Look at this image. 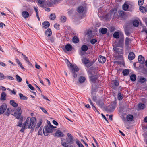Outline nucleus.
Returning a JSON list of instances; mask_svg holds the SVG:
<instances>
[{
    "label": "nucleus",
    "mask_w": 147,
    "mask_h": 147,
    "mask_svg": "<svg viewBox=\"0 0 147 147\" xmlns=\"http://www.w3.org/2000/svg\"><path fill=\"white\" fill-rule=\"evenodd\" d=\"M88 98V100L89 102L90 103V105L92 106V108L94 111H96V110H97V109L96 107L93 104L91 100V99L90 98Z\"/></svg>",
    "instance_id": "obj_31"
},
{
    "label": "nucleus",
    "mask_w": 147,
    "mask_h": 147,
    "mask_svg": "<svg viewBox=\"0 0 147 147\" xmlns=\"http://www.w3.org/2000/svg\"><path fill=\"white\" fill-rule=\"evenodd\" d=\"M86 78L85 77L82 76L80 77L78 79L80 83H82L84 82Z\"/></svg>",
    "instance_id": "obj_25"
},
{
    "label": "nucleus",
    "mask_w": 147,
    "mask_h": 147,
    "mask_svg": "<svg viewBox=\"0 0 147 147\" xmlns=\"http://www.w3.org/2000/svg\"><path fill=\"white\" fill-rule=\"evenodd\" d=\"M53 123L54 125H56L57 126L58 125V123L55 120H53Z\"/></svg>",
    "instance_id": "obj_62"
},
{
    "label": "nucleus",
    "mask_w": 147,
    "mask_h": 147,
    "mask_svg": "<svg viewBox=\"0 0 147 147\" xmlns=\"http://www.w3.org/2000/svg\"><path fill=\"white\" fill-rule=\"evenodd\" d=\"M81 49L82 51L86 52L88 49V47L86 45H83L81 47Z\"/></svg>",
    "instance_id": "obj_24"
},
{
    "label": "nucleus",
    "mask_w": 147,
    "mask_h": 147,
    "mask_svg": "<svg viewBox=\"0 0 147 147\" xmlns=\"http://www.w3.org/2000/svg\"><path fill=\"white\" fill-rule=\"evenodd\" d=\"M101 115H102V117H103V118H104V119H105V120L106 121H107V122H108V120L106 118V117H105V116L102 114V113L101 114Z\"/></svg>",
    "instance_id": "obj_63"
},
{
    "label": "nucleus",
    "mask_w": 147,
    "mask_h": 147,
    "mask_svg": "<svg viewBox=\"0 0 147 147\" xmlns=\"http://www.w3.org/2000/svg\"><path fill=\"white\" fill-rule=\"evenodd\" d=\"M55 128H56L55 127L53 126L50 123L48 125H46L44 127L43 130L44 134L45 136L48 135L49 133L52 132L53 129Z\"/></svg>",
    "instance_id": "obj_2"
},
{
    "label": "nucleus",
    "mask_w": 147,
    "mask_h": 147,
    "mask_svg": "<svg viewBox=\"0 0 147 147\" xmlns=\"http://www.w3.org/2000/svg\"><path fill=\"white\" fill-rule=\"evenodd\" d=\"M97 41V40L96 39H92L91 40L90 42L91 44H94Z\"/></svg>",
    "instance_id": "obj_49"
},
{
    "label": "nucleus",
    "mask_w": 147,
    "mask_h": 147,
    "mask_svg": "<svg viewBox=\"0 0 147 147\" xmlns=\"http://www.w3.org/2000/svg\"><path fill=\"white\" fill-rule=\"evenodd\" d=\"M0 78H1V80H2L3 79H4L5 78H4V75L2 73H0Z\"/></svg>",
    "instance_id": "obj_56"
},
{
    "label": "nucleus",
    "mask_w": 147,
    "mask_h": 147,
    "mask_svg": "<svg viewBox=\"0 0 147 147\" xmlns=\"http://www.w3.org/2000/svg\"><path fill=\"white\" fill-rule=\"evenodd\" d=\"M139 62L141 64H143L144 62V58L141 55H139L138 58Z\"/></svg>",
    "instance_id": "obj_15"
},
{
    "label": "nucleus",
    "mask_w": 147,
    "mask_h": 147,
    "mask_svg": "<svg viewBox=\"0 0 147 147\" xmlns=\"http://www.w3.org/2000/svg\"><path fill=\"white\" fill-rule=\"evenodd\" d=\"M66 50L68 51H70L72 50V46L70 44H67L65 46Z\"/></svg>",
    "instance_id": "obj_23"
},
{
    "label": "nucleus",
    "mask_w": 147,
    "mask_h": 147,
    "mask_svg": "<svg viewBox=\"0 0 147 147\" xmlns=\"http://www.w3.org/2000/svg\"><path fill=\"white\" fill-rule=\"evenodd\" d=\"M18 65H19V66L20 67L23 69L24 70L25 69L22 66L21 63L20 62Z\"/></svg>",
    "instance_id": "obj_58"
},
{
    "label": "nucleus",
    "mask_w": 147,
    "mask_h": 147,
    "mask_svg": "<svg viewBox=\"0 0 147 147\" xmlns=\"http://www.w3.org/2000/svg\"><path fill=\"white\" fill-rule=\"evenodd\" d=\"M40 108L45 113H47V111L44 108L40 107Z\"/></svg>",
    "instance_id": "obj_51"
},
{
    "label": "nucleus",
    "mask_w": 147,
    "mask_h": 147,
    "mask_svg": "<svg viewBox=\"0 0 147 147\" xmlns=\"http://www.w3.org/2000/svg\"><path fill=\"white\" fill-rule=\"evenodd\" d=\"M23 121V118H20V121L18 123V125H17V126L19 127H22V122Z\"/></svg>",
    "instance_id": "obj_39"
},
{
    "label": "nucleus",
    "mask_w": 147,
    "mask_h": 147,
    "mask_svg": "<svg viewBox=\"0 0 147 147\" xmlns=\"http://www.w3.org/2000/svg\"><path fill=\"white\" fill-rule=\"evenodd\" d=\"M50 40L51 42L53 43L54 42V38L53 37H51L50 38Z\"/></svg>",
    "instance_id": "obj_61"
},
{
    "label": "nucleus",
    "mask_w": 147,
    "mask_h": 147,
    "mask_svg": "<svg viewBox=\"0 0 147 147\" xmlns=\"http://www.w3.org/2000/svg\"><path fill=\"white\" fill-rule=\"evenodd\" d=\"M7 111L5 113V114L6 115L8 116L10 114V111H9V109L7 108Z\"/></svg>",
    "instance_id": "obj_53"
},
{
    "label": "nucleus",
    "mask_w": 147,
    "mask_h": 147,
    "mask_svg": "<svg viewBox=\"0 0 147 147\" xmlns=\"http://www.w3.org/2000/svg\"><path fill=\"white\" fill-rule=\"evenodd\" d=\"M138 106L139 109H143L145 107L144 104L141 103L139 104Z\"/></svg>",
    "instance_id": "obj_28"
},
{
    "label": "nucleus",
    "mask_w": 147,
    "mask_h": 147,
    "mask_svg": "<svg viewBox=\"0 0 147 147\" xmlns=\"http://www.w3.org/2000/svg\"><path fill=\"white\" fill-rule=\"evenodd\" d=\"M144 0H138V3L139 5L141 6L144 3Z\"/></svg>",
    "instance_id": "obj_48"
},
{
    "label": "nucleus",
    "mask_w": 147,
    "mask_h": 147,
    "mask_svg": "<svg viewBox=\"0 0 147 147\" xmlns=\"http://www.w3.org/2000/svg\"><path fill=\"white\" fill-rule=\"evenodd\" d=\"M19 95L20 99L23 100H26L27 99V98L24 96L22 94L20 93L19 94Z\"/></svg>",
    "instance_id": "obj_32"
},
{
    "label": "nucleus",
    "mask_w": 147,
    "mask_h": 147,
    "mask_svg": "<svg viewBox=\"0 0 147 147\" xmlns=\"http://www.w3.org/2000/svg\"><path fill=\"white\" fill-rule=\"evenodd\" d=\"M6 95L4 92H3L1 94V100H4L6 99Z\"/></svg>",
    "instance_id": "obj_27"
},
{
    "label": "nucleus",
    "mask_w": 147,
    "mask_h": 147,
    "mask_svg": "<svg viewBox=\"0 0 147 147\" xmlns=\"http://www.w3.org/2000/svg\"><path fill=\"white\" fill-rule=\"evenodd\" d=\"M62 145L64 147H68V143L63 142L62 140L61 142Z\"/></svg>",
    "instance_id": "obj_45"
},
{
    "label": "nucleus",
    "mask_w": 147,
    "mask_h": 147,
    "mask_svg": "<svg viewBox=\"0 0 147 147\" xmlns=\"http://www.w3.org/2000/svg\"><path fill=\"white\" fill-rule=\"evenodd\" d=\"M55 136L57 137H63L64 136V134L60 130H57L55 134Z\"/></svg>",
    "instance_id": "obj_12"
},
{
    "label": "nucleus",
    "mask_w": 147,
    "mask_h": 147,
    "mask_svg": "<svg viewBox=\"0 0 147 147\" xmlns=\"http://www.w3.org/2000/svg\"><path fill=\"white\" fill-rule=\"evenodd\" d=\"M96 104L100 107L102 108L103 107L104 104L103 103V100H99L96 102Z\"/></svg>",
    "instance_id": "obj_19"
},
{
    "label": "nucleus",
    "mask_w": 147,
    "mask_h": 147,
    "mask_svg": "<svg viewBox=\"0 0 147 147\" xmlns=\"http://www.w3.org/2000/svg\"><path fill=\"white\" fill-rule=\"evenodd\" d=\"M113 37L115 38H118L119 37V32H115L113 34Z\"/></svg>",
    "instance_id": "obj_30"
},
{
    "label": "nucleus",
    "mask_w": 147,
    "mask_h": 147,
    "mask_svg": "<svg viewBox=\"0 0 147 147\" xmlns=\"http://www.w3.org/2000/svg\"><path fill=\"white\" fill-rule=\"evenodd\" d=\"M0 65H1V66H3L5 67L6 66V65L5 63H4L3 62H0Z\"/></svg>",
    "instance_id": "obj_55"
},
{
    "label": "nucleus",
    "mask_w": 147,
    "mask_h": 147,
    "mask_svg": "<svg viewBox=\"0 0 147 147\" xmlns=\"http://www.w3.org/2000/svg\"><path fill=\"white\" fill-rule=\"evenodd\" d=\"M107 29L105 28H102L100 30L101 33L103 34H106L107 32Z\"/></svg>",
    "instance_id": "obj_36"
},
{
    "label": "nucleus",
    "mask_w": 147,
    "mask_h": 147,
    "mask_svg": "<svg viewBox=\"0 0 147 147\" xmlns=\"http://www.w3.org/2000/svg\"><path fill=\"white\" fill-rule=\"evenodd\" d=\"M129 73V71L128 69H125L123 71V73L124 76H127Z\"/></svg>",
    "instance_id": "obj_40"
},
{
    "label": "nucleus",
    "mask_w": 147,
    "mask_h": 147,
    "mask_svg": "<svg viewBox=\"0 0 147 147\" xmlns=\"http://www.w3.org/2000/svg\"><path fill=\"white\" fill-rule=\"evenodd\" d=\"M131 80L133 81H135L136 79V76L134 74H132L131 75L130 77Z\"/></svg>",
    "instance_id": "obj_38"
},
{
    "label": "nucleus",
    "mask_w": 147,
    "mask_h": 147,
    "mask_svg": "<svg viewBox=\"0 0 147 147\" xmlns=\"http://www.w3.org/2000/svg\"><path fill=\"white\" fill-rule=\"evenodd\" d=\"M135 56V55L133 52H130L128 55V58L130 60H131L134 59Z\"/></svg>",
    "instance_id": "obj_17"
},
{
    "label": "nucleus",
    "mask_w": 147,
    "mask_h": 147,
    "mask_svg": "<svg viewBox=\"0 0 147 147\" xmlns=\"http://www.w3.org/2000/svg\"><path fill=\"white\" fill-rule=\"evenodd\" d=\"M95 74V72L94 71H92L91 72L90 71H88V74L89 75L90 80L92 82H97V77L95 75L94 76Z\"/></svg>",
    "instance_id": "obj_5"
},
{
    "label": "nucleus",
    "mask_w": 147,
    "mask_h": 147,
    "mask_svg": "<svg viewBox=\"0 0 147 147\" xmlns=\"http://www.w3.org/2000/svg\"><path fill=\"white\" fill-rule=\"evenodd\" d=\"M66 17L64 16L61 17V20L62 22H64L66 21Z\"/></svg>",
    "instance_id": "obj_46"
},
{
    "label": "nucleus",
    "mask_w": 147,
    "mask_h": 147,
    "mask_svg": "<svg viewBox=\"0 0 147 147\" xmlns=\"http://www.w3.org/2000/svg\"><path fill=\"white\" fill-rule=\"evenodd\" d=\"M122 96H121V94L119 93L118 94V98L119 100L122 99Z\"/></svg>",
    "instance_id": "obj_60"
},
{
    "label": "nucleus",
    "mask_w": 147,
    "mask_h": 147,
    "mask_svg": "<svg viewBox=\"0 0 147 147\" xmlns=\"http://www.w3.org/2000/svg\"><path fill=\"white\" fill-rule=\"evenodd\" d=\"M59 25L57 24H56L54 25V27L57 29H59Z\"/></svg>",
    "instance_id": "obj_54"
},
{
    "label": "nucleus",
    "mask_w": 147,
    "mask_h": 147,
    "mask_svg": "<svg viewBox=\"0 0 147 147\" xmlns=\"http://www.w3.org/2000/svg\"><path fill=\"white\" fill-rule=\"evenodd\" d=\"M7 108V105L3 103L0 106V115L3 114Z\"/></svg>",
    "instance_id": "obj_8"
},
{
    "label": "nucleus",
    "mask_w": 147,
    "mask_h": 147,
    "mask_svg": "<svg viewBox=\"0 0 147 147\" xmlns=\"http://www.w3.org/2000/svg\"><path fill=\"white\" fill-rule=\"evenodd\" d=\"M45 0H38V1L40 6L42 7L44 6L43 4Z\"/></svg>",
    "instance_id": "obj_35"
},
{
    "label": "nucleus",
    "mask_w": 147,
    "mask_h": 147,
    "mask_svg": "<svg viewBox=\"0 0 147 147\" xmlns=\"http://www.w3.org/2000/svg\"><path fill=\"white\" fill-rule=\"evenodd\" d=\"M28 86L31 90H34V87L31 84H29Z\"/></svg>",
    "instance_id": "obj_52"
},
{
    "label": "nucleus",
    "mask_w": 147,
    "mask_h": 147,
    "mask_svg": "<svg viewBox=\"0 0 147 147\" xmlns=\"http://www.w3.org/2000/svg\"><path fill=\"white\" fill-rule=\"evenodd\" d=\"M85 10V8L82 6L79 7L77 9V11L80 13H82Z\"/></svg>",
    "instance_id": "obj_16"
},
{
    "label": "nucleus",
    "mask_w": 147,
    "mask_h": 147,
    "mask_svg": "<svg viewBox=\"0 0 147 147\" xmlns=\"http://www.w3.org/2000/svg\"><path fill=\"white\" fill-rule=\"evenodd\" d=\"M72 41L75 43H78L79 42L78 38L76 36H74L72 39Z\"/></svg>",
    "instance_id": "obj_34"
},
{
    "label": "nucleus",
    "mask_w": 147,
    "mask_h": 147,
    "mask_svg": "<svg viewBox=\"0 0 147 147\" xmlns=\"http://www.w3.org/2000/svg\"><path fill=\"white\" fill-rule=\"evenodd\" d=\"M70 66L71 67L70 70L73 74V77L74 78H76L77 76V74L75 73L77 72L79 70L78 68L76 65H72L71 64H70Z\"/></svg>",
    "instance_id": "obj_4"
},
{
    "label": "nucleus",
    "mask_w": 147,
    "mask_h": 147,
    "mask_svg": "<svg viewBox=\"0 0 147 147\" xmlns=\"http://www.w3.org/2000/svg\"><path fill=\"white\" fill-rule=\"evenodd\" d=\"M76 143L79 147H84L83 144L78 141H76Z\"/></svg>",
    "instance_id": "obj_47"
},
{
    "label": "nucleus",
    "mask_w": 147,
    "mask_h": 147,
    "mask_svg": "<svg viewBox=\"0 0 147 147\" xmlns=\"http://www.w3.org/2000/svg\"><path fill=\"white\" fill-rule=\"evenodd\" d=\"M67 136L69 138V140H67V142L69 143H73V136L70 133H68L67 134Z\"/></svg>",
    "instance_id": "obj_11"
},
{
    "label": "nucleus",
    "mask_w": 147,
    "mask_h": 147,
    "mask_svg": "<svg viewBox=\"0 0 147 147\" xmlns=\"http://www.w3.org/2000/svg\"><path fill=\"white\" fill-rule=\"evenodd\" d=\"M10 103L11 105L14 107H16L18 106V104L16 103L13 100H11L10 101Z\"/></svg>",
    "instance_id": "obj_26"
},
{
    "label": "nucleus",
    "mask_w": 147,
    "mask_h": 147,
    "mask_svg": "<svg viewBox=\"0 0 147 147\" xmlns=\"http://www.w3.org/2000/svg\"><path fill=\"white\" fill-rule=\"evenodd\" d=\"M42 122V119H40L39 122L37 123V125L35 127V130H36L38 129V128L41 125Z\"/></svg>",
    "instance_id": "obj_21"
},
{
    "label": "nucleus",
    "mask_w": 147,
    "mask_h": 147,
    "mask_svg": "<svg viewBox=\"0 0 147 147\" xmlns=\"http://www.w3.org/2000/svg\"><path fill=\"white\" fill-rule=\"evenodd\" d=\"M42 129L41 128V127L39 129L38 132V135H41L42 134Z\"/></svg>",
    "instance_id": "obj_50"
},
{
    "label": "nucleus",
    "mask_w": 147,
    "mask_h": 147,
    "mask_svg": "<svg viewBox=\"0 0 147 147\" xmlns=\"http://www.w3.org/2000/svg\"><path fill=\"white\" fill-rule=\"evenodd\" d=\"M98 61L101 63H104L106 61V58L105 57L100 56L98 58Z\"/></svg>",
    "instance_id": "obj_14"
},
{
    "label": "nucleus",
    "mask_w": 147,
    "mask_h": 147,
    "mask_svg": "<svg viewBox=\"0 0 147 147\" xmlns=\"http://www.w3.org/2000/svg\"><path fill=\"white\" fill-rule=\"evenodd\" d=\"M36 120V118L34 117H27L25 122L23 124L20 131L24 132L26 128L32 129L34 128Z\"/></svg>",
    "instance_id": "obj_1"
},
{
    "label": "nucleus",
    "mask_w": 147,
    "mask_h": 147,
    "mask_svg": "<svg viewBox=\"0 0 147 147\" xmlns=\"http://www.w3.org/2000/svg\"><path fill=\"white\" fill-rule=\"evenodd\" d=\"M145 8L146 7H144V6H142V5L140 6L139 9L140 11L142 13L145 12V10L146 9Z\"/></svg>",
    "instance_id": "obj_37"
},
{
    "label": "nucleus",
    "mask_w": 147,
    "mask_h": 147,
    "mask_svg": "<svg viewBox=\"0 0 147 147\" xmlns=\"http://www.w3.org/2000/svg\"><path fill=\"white\" fill-rule=\"evenodd\" d=\"M56 18L55 14L54 13L51 14L49 16V18L51 20H54Z\"/></svg>",
    "instance_id": "obj_42"
},
{
    "label": "nucleus",
    "mask_w": 147,
    "mask_h": 147,
    "mask_svg": "<svg viewBox=\"0 0 147 147\" xmlns=\"http://www.w3.org/2000/svg\"><path fill=\"white\" fill-rule=\"evenodd\" d=\"M22 15L24 18H26L28 17L29 14L27 11H24L22 13Z\"/></svg>",
    "instance_id": "obj_22"
},
{
    "label": "nucleus",
    "mask_w": 147,
    "mask_h": 147,
    "mask_svg": "<svg viewBox=\"0 0 147 147\" xmlns=\"http://www.w3.org/2000/svg\"><path fill=\"white\" fill-rule=\"evenodd\" d=\"M113 49L115 53L118 54H122L123 53V51L122 49L118 48L116 47H114Z\"/></svg>",
    "instance_id": "obj_9"
},
{
    "label": "nucleus",
    "mask_w": 147,
    "mask_h": 147,
    "mask_svg": "<svg viewBox=\"0 0 147 147\" xmlns=\"http://www.w3.org/2000/svg\"><path fill=\"white\" fill-rule=\"evenodd\" d=\"M123 9L125 11H131L133 9V6L127 2H125L122 6Z\"/></svg>",
    "instance_id": "obj_3"
},
{
    "label": "nucleus",
    "mask_w": 147,
    "mask_h": 147,
    "mask_svg": "<svg viewBox=\"0 0 147 147\" xmlns=\"http://www.w3.org/2000/svg\"><path fill=\"white\" fill-rule=\"evenodd\" d=\"M124 38H121L117 42H116L115 45L116 47L123 48L124 45Z\"/></svg>",
    "instance_id": "obj_7"
},
{
    "label": "nucleus",
    "mask_w": 147,
    "mask_h": 147,
    "mask_svg": "<svg viewBox=\"0 0 147 147\" xmlns=\"http://www.w3.org/2000/svg\"><path fill=\"white\" fill-rule=\"evenodd\" d=\"M114 84L116 86H118V85H119V83H118V82L117 80H115L114 81Z\"/></svg>",
    "instance_id": "obj_57"
},
{
    "label": "nucleus",
    "mask_w": 147,
    "mask_h": 147,
    "mask_svg": "<svg viewBox=\"0 0 147 147\" xmlns=\"http://www.w3.org/2000/svg\"><path fill=\"white\" fill-rule=\"evenodd\" d=\"M131 40L128 37H126L125 39V45L127 48H128L131 43Z\"/></svg>",
    "instance_id": "obj_10"
},
{
    "label": "nucleus",
    "mask_w": 147,
    "mask_h": 147,
    "mask_svg": "<svg viewBox=\"0 0 147 147\" xmlns=\"http://www.w3.org/2000/svg\"><path fill=\"white\" fill-rule=\"evenodd\" d=\"M11 113L12 115H15L17 119H20V117L21 114V108L20 107H18L16 109V111L14 113V114H13V111H11Z\"/></svg>",
    "instance_id": "obj_6"
},
{
    "label": "nucleus",
    "mask_w": 147,
    "mask_h": 147,
    "mask_svg": "<svg viewBox=\"0 0 147 147\" xmlns=\"http://www.w3.org/2000/svg\"><path fill=\"white\" fill-rule=\"evenodd\" d=\"M95 62V60H93V61H89V63L88 65H86V67H89L90 66L92 65Z\"/></svg>",
    "instance_id": "obj_41"
},
{
    "label": "nucleus",
    "mask_w": 147,
    "mask_h": 147,
    "mask_svg": "<svg viewBox=\"0 0 147 147\" xmlns=\"http://www.w3.org/2000/svg\"><path fill=\"white\" fill-rule=\"evenodd\" d=\"M0 88L3 91H5L6 90V89L5 87L4 86H1L0 87Z\"/></svg>",
    "instance_id": "obj_64"
},
{
    "label": "nucleus",
    "mask_w": 147,
    "mask_h": 147,
    "mask_svg": "<svg viewBox=\"0 0 147 147\" xmlns=\"http://www.w3.org/2000/svg\"><path fill=\"white\" fill-rule=\"evenodd\" d=\"M82 63L85 64L86 66L89 65V60L88 58H84L82 59Z\"/></svg>",
    "instance_id": "obj_13"
},
{
    "label": "nucleus",
    "mask_w": 147,
    "mask_h": 147,
    "mask_svg": "<svg viewBox=\"0 0 147 147\" xmlns=\"http://www.w3.org/2000/svg\"><path fill=\"white\" fill-rule=\"evenodd\" d=\"M45 34L47 36H50L52 35V32L50 29H47L45 32Z\"/></svg>",
    "instance_id": "obj_20"
},
{
    "label": "nucleus",
    "mask_w": 147,
    "mask_h": 147,
    "mask_svg": "<svg viewBox=\"0 0 147 147\" xmlns=\"http://www.w3.org/2000/svg\"><path fill=\"white\" fill-rule=\"evenodd\" d=\"M92 99L94 101L96 102L97 100L96 97L95 96H93L92 97Z\"/></svg>",
    "instance_id": "obj_59"
},
{
    "label": "nucleus",
    "mask_w": 147,
    "mask_h": 147,
    "mask_svg": "<svg viewBox=\"0 0 147 147\" xmlns=\"http://www.w3.org/2000/svg\"><path fill=\"white\" fill-rule=\"evenodd\" d=\"M139 24V22L137 20H135L133 22V26L134 27H138Z\"/></svg>",
    "instance_id": "obj_33"
},
{
    "label": "nucleus",
    "mask_w": 147,
    "mask_h": 147,
    "mask_svg": "<svg viewBox=\"0 0 147 147\" xmlns=\"http://www.w3.org/2000/svg\"><path fill=\"white\" fill-rule=\"evenodd\" d=\"M133 117L131 115H129L127 116V119L128 121H131L133 120Z\"/></svg>",
    "instance_id": "obj_29"
},
{
    "label": "nucleus",
    "mask_w": 147,
    "mask_h": 147,
    "mask_svg": "<svg viewBox=\"0 0 147 147\" xmlns=\"http://www.w3.org/2000/svg\"><path fill=\"white\" fill-rule=\"evenodd\" d=\"M42 25L44 28L46 29L49 26L50 23L48 21L44 22L42 24Z\"/></svg>",
    "instance_id": "obj_18"
},
{
    "label": "nucleus",
    "mask_w": 147,
    "mask_h": 147,
    "mask_svg": "<svg viewBox=\"0 0 147 147\" xmlns=\"http://www.w3.org/2000/svg\"><path fill=\"white\" fill-rule=\"evenodd\" d=\"M146 79L144 77H140V78L139 82L141 83H143L146 81Z\"/></svg>",
    "instance_id": "obj_43"
},
{
    "label": "nucleus",
    "mask_w": 147,
    "mask_h": 147,
    "mask_svg": "<svg viewBox=\"0 0 147 147\" xmlns=\"http://www.w3.org/2000/svg\"><path fill=\"white\" fill-rule=\"evenodd\" d=\"M16 80L18 82H20L22 80V79L18 75H16Z\"/></svg>",
    "instance_id": "obj_44"
}]
</instances>
